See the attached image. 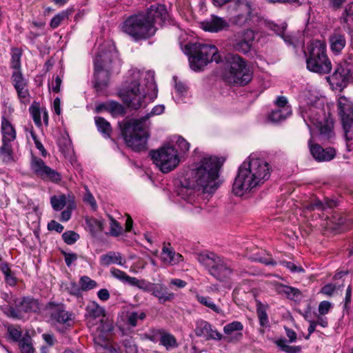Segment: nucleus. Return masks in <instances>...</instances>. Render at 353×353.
I'll use <instances>...</instances> for the list:
<instances>
[{
  "instance_id": "nucleus-3",
  "label": "nucleus",
  "mask_w": 353,
  "mask_h": 353,
  "mask_svg": "<svg viewBox=\"0 0 353 353\" xmlns=\"http://www.w3.org/2000/svg\"><path fill=\"white\" fill-rule=\"evenodd\" d=\"M270 175V166L264 159L250 154L239 168L232 192L241 196L263 184Z\"/></svg>"
},
{
  "instance_id": "nucleus-12",
  "label": "nucleus",
  "mask_w": 353,
  "mask_h": 353,
  "mask_svg": "<svg viewBox=\"0 0 353 353\" xmlns=\"http://www.w3.org/2000/svg\"><path fill=\"white\" fill-rule=\"evenodd\" d=\"M229 67L228 82L234 84L244 85L252 79L250 69L245 61L237 54H229L226 57Z\"/></svg>"
},
{
  "instance_id": "nucleus-9",
  "label": "nucleus",
  "mask_w": 353,
  "mask_h": 353,
  "mask_svg": "<svg viewBox=\"0 0 353 353\" xmlns=\"http://www.w3.org/2000/svg\"><path fill=\"white\" fill-rule=\"evenodd\" d=\"M185 52L189 55L190 68L194 71L202 70L208 63L221 61L217 48L211 44L192 43L186 45Z\"/></svg>"
},
{
  "instance_id": "nucleus-13",
  "label": "nucleus",
  "mask_w": 353,
  "mask_h": 353,
  "mask_svg": "<svg viewBox=\"0 0 353 353\" xmlns=\"http://www.w3.org/2000/svg\"><path fill=\"white\" fill-rule=\"evenodd\" d=\"M151 157L154 163L163 173H168L175 169L180 162L177 150L170 145L152 151Z\"/></svg>"
},
{
  "instance_id": "nucleus-49",
  "label": "nucleus",
  "mask_w": 353,
  "mask_h": 353,
  "mask_svg": "<svg viewBox=\"0 0 353 353\" xmlns=\"http://www.w3.org/2000/svg\"><path fill=\"white\" fill-rule=\"evenodd\" d=\"M283 292L288 296L289 299L292 300L296 301L300 299L301 297V293L300 290L295 288L284 286Z\"/></svg>"
},
{
  "instance_id": "nucleus-48",
  "label": "nucleus",
  "mask_w": 353,
  "mask_h": 353,
  "mask_svg": "<svg viewBox=\"0 0 353 353\" xmlns=\"http://www.w3.org/2000/svg\"><path fill=\"white\" fill-rule=\"evenodd\" d=\"M70 13L68 11H62L57 14H56L50 21V26L52 28L55 29L60 26L61 22L67 19L69 16Z\"/></svg>"
},
{
  "instance_id": "nucleus-15",
  "label": "nucleus",
  "mask_w": 353,
  "mask_h": 353,
  "mask_svg": "<svg viewBox=\"0 0 353 353\" xmlns=\"http://www.w3.org/2000/svg\"><path fill=\"white\" fill-rule=\"evenodd\" d=\"M337 110L341 119L346 140L353 139V102L347 97L338 99Z\"/></svg>"
},
{
  "instance_id": "nucleus-51",
  "label": "nucleus",
  "mask_w": 353,
  "mask_h": 353,
  "mask_svg": "<svg viewBox=\"0 0 353 353\" xmlns=\"http://www.w3.org/2000/svg\"><path fill=\"white\" fill-rule=\"evenodd\" d=\"M63 240L68 245L74 244L80 238L79 234L74 231H66L62 234Z\"/></svg>"
},
{
  "instance_id": "nucleus-46",
  "label": "nucleus",
  "mask_w": 353,
  "mask_h": 353,
  "mask_svg": "<svg viewBox=\"0 0 353 353\" xmlns=\"http://www.w3.org/2000/svg\"><path fill=\"white\" fill-rule=\"evenodd\" d=\"M146 314L143 312H132L128 316V323L132 327L137 325L138 320L143 321L145 319Z\"/></svg>"
},
{
  "instance_id": "nucleus-2",
  "label": "nucleus",
  "mask_w": 353,
  "mask_h": 353,
  "mask_svg": "<svg viewBox=\"0 0 353 353\" xmlns=\"http://www.w3.org/2000/svg\"><path fill=\"white\" fill-rule=\"evenodd\" d=\"M300 114L309 129L317 128L323 139H333L334 121L330 113L325 114V99L315 91L305 90L300 96Z\"/></svg>"
},
{
  "instance_id": "nucleus-56",
  "label": "nucleus",
  "mask_w": 353,
  "mask_h": 353,
  "mask_svg": "<svg viewBox=\"0 0 353 353\" xmlns=\"http://www.w3.org/2000/svg\"><path fill=\"white\" fill-rule=\"evenodd\" d=\"M10 338L14 341H20L21 339V331L17 327H10L8 328Z\"/></svg>"
},
{
  "instance_id": "nucleus-10",
  "label": "nucleus",
  "mask_w": 353,
  "mask_h": 353,
  "mask_svg": "<svg viewBox=\"0 0 353 353\" xmlns=\"http://www.w3.org/2000/svg\"><path fill=\"white\" fill-rule=\"evenodd\" d=\"M196 260L208 270L210 275L219 281H228L233 274L234 268L233 263L215 253L197 254Z\"/></svg>"
},
{
  "instance_id": "nucleus-44",
  "label": "nucleus",
  "mask_w": 353,
  "mask_h": 353,
  "mask_svg": "<svg viewBox=\"0 0 353 353\" xmlns=\"http://www.w3.org/2000/svg\"><path fill=\"white\" fill-rule=\"evenodd\" d=\"M110 274L113 277L119 280L123 283H128L130 285L131 279H132V276H130L125 272L115 268H111Z\"/></svg>"
},
{
  "instance_id": "nucleus-24",
  "label": "nucleus",
  "mask_w": 353,
  "mask_h": 353,
  "mask_svg": "<svg viewBox=\"0 0 353 353\" xmlns=\"http://www.w3.org/2000/svg\"><path fill=\"white\" fill-rule=\"evenodd\" d=\"M329 40L330 49L334 54L340 53L346 45L345 34L340 32H334Z\"/></svg>"
},
{
  "instance_id": "nucleus-8",
  "label": "nucleus",
  "mask_w": 353,
  "mask_h": 353,
  "mask_svg": "<svg viewBox=\"0 0 353 353\" xmlns=\"http://www.w3.org/2000/svg\"><path fill=\"white\" fill-rule=\"evenodd\" d=\"M307 69L312 72L326 74L332 70V63L327 54L326 44L320 40H314L304 51Z\"/></svg>"
},
{
  "instance_id": "nucleus-63",
  "label": "nucleus",
  "mask_w": 353,
  "mask_h": 353,
  "mask_svg": "<svg viewBox=\"0 0 353 353\" xmlns=\"http://www.w3.org/2000/svg\"><path fill=\"white\" fill-rule=\"evenodd\" d=\"M99 299L103 301H107L110 298V293L107 289H101L97 292Z\"/></svg>"
},
{
  "instance_id": "nucleus-60",
  "label": "nucleus",
  "mask_w": 353,
  "mask_h": 353,
  "mask_svg": "<svg viewBox=\"0 0 353 353\" xmlns=\"http://www.w3.org/2000/svg\"><path fill=\"white\" fill-rule=\"evenodd\" d=\"M276 105L278 108L284 110L285 108H290L289 105H288V99L285 97H279L275 101Z\"/></svg>"
},
{
  "instance_id": "nucleus-26",
  "label": "nucleus",
  "mask_w": 353,
  "mask_h": 353,
  "mask_svg": "<svg viewBox=\"0 0 353 353\" xmlns=\"http://www.w3.org/2000/svg\"><path fill=\"white\" fill-rule=\"evenodd\" d=\"M161 261L167 265H175L182 261V256L176 253L171 248L164 246L161 254Z\"/></svg>"
},
{
  "instance_id": "nucleus-47",
  "label": "nucleus",
  "mask_w": 353,
  "mask_h": 353,
  "mask_svg": "<svg viewBox=\"0 0 353 353\" xmlns=\"http://www.w3.org/2000/svg\"><path fill=\"white\" fill-rule=\"evenodd\" d=\"M79 284L82 290L84 291L94 289L97 286V282L87 276H83L81 277Z\"/></svg>"
},
{
  "instance_id": "nucleus-30",
  "label": "nucleus",
  "mask_w": 353,
  "mask_h": 353,
  "mask_svg": "<svg viewBox=\"0 0 353 353\" xmlns=\"http://www.w3.org/2000/svg\"><path fill=\"white\" fill-rule=\"evenodd\" d=\"M192 180H190L189 181H185L182 183L181 187L179 188L178 192L179 195H180L182 199L188 201L190 203L192 202L193 196L194 194V190L198 188V186L192 187Z\"/></svg>"
},
{
  "instance_id": "nucleus-52",
  "label": "nucleus",
  "mask_w": 353,
  "mask_h": 353,
  "mask_svg": "<svg viewBox=\"0 0 353 353\" xmlns=\"http://www.w3.org/2000/svg\"><path fill=\"white\" fill-rule=\"evenodd\" d=\"M30 112L32 117L34 123L37 126L41 125V111L38 105H32L30 107Z\"/></svg>"
},
{
  "instance_id": "nucleus-59",
  "label": "nucleus",
  "mask_w": 353,
  "mask_h": 353,
  "mask_svg": "<svg viewBox=\"0 0 353 353\" xmlns=\"http://www.w3.org/2000/svg\"><path fill=\"white\" fill-rule=\"evenodd\" d=\"M65 258L66 265L70 267L71 264L77 259V255L75 253H68L65 251L62 252Z\"/></svg>"
},
{
  "instance_id": "nucleus-57",
  "label": "nucleus",
  "mask_w": 353,
  "mask_h": 353,
  "mask_svg": "<svg viewBox=\"0 0 353 353\" xmlns=\"http://www.w3.org/2000/svg\"><path fill=\"white\" fill-rule=\"evenodd\" d=\"M331 303L329 301H323L319 303V312L321 315L327 314L331 308Z\"/></svg>"
},
{
  "instance_id": "nucleus-18",
  "label": "nucleus",
  "mask_w": 353,
  "mask_h": 353,
  "mask_svg": "<svg viewBox=\"0 0 353 353\" xmlns=\"http://www.w3.org/2000/svg\"><path fill=\"white\" fill-rule=\"evenodd\" d=\"M195 334L205 339L221 340L222 335L217 330H213L212 325L207 321L199 320L196 322Z\"/></svg>"
},
{
  "instance_id": "nucleus-16",
  "label": "nucleus",
  "mask_w": 353,
  "mask_h": 353,
  "mask_svg": "<svg viewBox=\"0 0 353 353\" xmlns=\"http://www.w3.org/2000/svg\"><path fill=\"white\" fill-rule=\"evenodd\" d=\"M30 168L34 173L43 179H49L53 182H59L61 180V174L46 165L40 158L33 157L31 160Z\"/></svg>"
},
{
  "instance_id": "nucleus-55",
  "label": "nucleus",
  "mask_w": 353,
  "mask_h": 353,
  "mask_svg": "<svg viewBox=\"0 0 353 353\" xmlns=\"http://www.w3.org/2000/svg\"><path fill=\"white\" fill-rule=\"evenodd\" d=\"M176 143L181 150L183 152L188 151L190 148L189 143L183 137L178 136L176 137Z\"/></svg>"
},
{
  "instance_id": "nucleus-41",
  "label": "nucleus",
  "mask_w": 353,
  "mask_h": 353,
  "mask_svg": "<svg viewBox=\"0 0 353 353\" xmlns=\"http://www.w3.org/2000/svg\"><path fill=\"white\" fill-rule=\"evenodd\" d=\"M197 301L202 305L208 307L217 314L222 313V310L214 303L211 298L197 294L196 296Z\"/></svg>"
},
{
  "instance_id": "nucleus-11",
  "label": "nucleus",
  "mask_w": 353,
  "mask_h": 353,
  "mask_svg": "<svg viewBox=\"0 0 353 353\" xmlns=\"http://www.w3.org/2000/svg\"><path fill=\"white\" fill-rule=\"evenodd\" d=\"M227 12L232 24L243 26L250 25L257 18V11L250 0H233L228 5Z\"/></svg>"
},
{
  "instance_id": "nucleus-22",
  "label": "nucleus",
  "mask_w": 353,
  "mask_h": 353,
  "mask_svg": "<svg viewBox=\"0 0 353 353\" xmlns=\"http://www.w3.org/2000/svg\"><path fill=\"white\" fill-rule=\"evenodd\" d=\"M152 289V294L157 297L161 304L171 301L174 298V293L168 291L167 287L163 284L154 283Z\"/></svg>"
},
{
  "instance_id": "nucleus-23",
  "label": "nucleus",
  "mask_w": 353,
  "mask_h": 353,
  "mask_svg": "<svg viewBox=\"0 0 353 353\" xmlns=\"http://www.w3.org/2000/svg\"><path fill=\"white\" fill-rule=\"evenodd\" d=\"M15 306L21 312H36L39 310V305L37 300L26 297L21 300L15 301Z\"/></svg>"
},
{
  "instance_id": "nucleus-61",
  "label": "nucleus",
  "mask_w": 353,
  "mask_h": 353,
  "mask_svg": "<svg viewBox=\"0 0 353 353\" xmlns=\"http://www.w3.org/2000/svg\"><path fill=\"white\" fill-rule=\"evenodd\" d=\"M6 314L14 319H21V311H19L17 307L14 308L10 307L8 309L7 312H6Z\"/></svg>"
},
{
  "instance_id": "nucleus-43",
  "label": "nucleus",
  "mask_w": 353,
  "mask_h": 353,
  "mask_svg": "<svg viewBox=\"0 0 353 353\" xmlns=\"http://www.w3.org/2000/svg\"><path fill=\"white\" fill-rule=\"evenodd\" d=\"M87 225L92 234H96L103 230V222L96 219H87Z\"/></svg>"
},
{
  "instance_id": "nucleus-31",
  "label": "nucleus",
  "mask_w": 353,
  "mask_h": 353,
  "mask_svg": "<svg viewBox=\"0 0 353 353\" xmlns=\"http://www.w3.org/2000/svg\"><path fill=\"white\" fill-rule=\"evenodd\" d=\"M341 23L345 28L349 32L353 30V2L350 3L345 8L344 13L341 17Z\"/></svg>"
},
{
  "instance_id": "nucleus-17",
  "label": "nucleus",
  "mask_w": 353,
  "mask_h": 353,
  "mask_svg": "<svg viewBox=\"0 0 353 353\" xmlns=\"http://www.w3.org/2000/svg\"><path fill=\"white\" fill-rule=\"evenodd\" d=\"M255 37L254 32L250 29L244 30L235 39L233 47L236 51L246 54L250 52Z\"/></svg>"
},
{
  "instance_id": "nucleus-39",
  "label": "nucleus",
  "mask_w": 353,
  "mask_h": 353,
  "mask_svg": "<svg viewBox=\"0 0 353 353\" xmlns=\"http://www.w3.org/2000/svg\"><path fill=\"white\" fill-rule=\"evenodd\" d=\"M12 57L10 67L14 71L21 70V57L22 51L19 48H12L11 52Z\"/></svg>"
},
{
  "instance_id": "nucleus-14",
  "label": "nucleus",
  "mask_w": 353,
  "mask_h": 353,
  "mask_svg": "<svg viewBox=\"0 0 353 353\" xmlns=\"http://www.w3.org/2000/svg\"><path fill=\"white\" fill-rule=\"evenodd\" d=\"M85 317L88 326L93 332L100 336L101 334L110 331L111 325L105 321L104 310L96 302L88 304Z\"/></svg>"
},
{
  "instance_id": "nucleus-27",
  "label": "nucleus",
  "mask_w": 353,
  "mask_h": 353,
  "mask_svg": "<svg viewBox=\"0 0 353 353\" xmlns=\"http://www.w3.org/2000/svg\"><path fill=\"white\" fill-rule=\"evenodd\" d=\"M126 260L122 257L119 252H109L105 254H103L100 257V263L102 265L108 266L110 264H117L124 265Z\"/></svg>"
},
{
  "instance_id": "nucleus-1",
  "label": "nucleus",
  "mask_w": 353,
  "mask_h": 353,
  "mask_svg": "<svg viewBox=\"0 0 353 353\" xmlns=\"http://www.w3.org/2000/svg\"><path fill=\"white\" fill-rule=\"evenodd\" d=\"M157 96V90L153 71L138 68L128 70L123 88L120 91V97L127 106L137 110L141 107L147 97L153 100Z\"/></svg>"
},
{
  "instance_id": "nucleus-54",
  "label": "nucleus",
  "mask_w": 353,
  "mask_h": 353,
  "mask_svg": "<svg viewBox=\"0 0 353 353\" xmlns=\"http://www.w3.org/2000/svg\"><path fill=\"white\" fill-rule=\"evenodd\" d=\"M15 90H17L19 99L22 102L26 103L29 101L30 94L27 87H21Z\"/></svg>"
},
{
  "instance_id": "nucleus-50",
  "label": "nucleus",
  "mask_w": 353,
  "mask_h": 353,
  "mask_svg": "<svg viewBox=\"0 0 353 353\" xmlns=\"http://www.w3.org/2000/svg\"><path fill=\"white\" fill-rule=\"evenodd\" d=\"M110 219V233L112 236H118L122 232V227L121 225L111 216Z\"/></svg>"
},
{
  "instance_id": "nucleus-25",
  "label": "nucleus",
  "mask_w": 353,
  "mask_h": 353,
  "mask_svg": "<svg viewBox=\"0 0 353 353\" xmlns=\"http://www.w3.org/2000/svg\"><path fill=\"white\" fill-rule=\"evenodd\" d=\"M243 330V324L236 321L225 325L223 327L224 333L230 337L229 341H237L241 339L242 337L241 331Z\"/></svg>"
},
{
  "instance_id": "nucleus-36",
  "label": "nucleus",
  "mask_w": 353,
  "mask_h": 353,
  "mask_svg": "<svg viewBox=\"0 0 353 353\" xmlns=\"http://www.w3.org/2000/svg\"><path fill=\"white\" fill-rule=\"evenodd\" d=\"M0 158L5 163H9L12 160V148L10 142L2 141L0 147Z\"/></svg>"
},
{
  "instance_id": "nucleus-6",
  "label": "nucleus",
  "mask_w": 353,
  "mask_h": 353,
  "mask_svg": "<svg viewBox=\"0 0 353 353\" xmlns=\"http://www.w3.org/2000/svg\"><path fill=\"white\" fill-rule=\"evenodd\" d=\"M222 162L216 157H204L192 171V187L198 186L204 193L214 192L219 187V171Z\"/></svg>"
},
{
  "instance_id": "nucleus-45",
  "label": "nucleus",
  "mask_w": 353,
  "mask_h": 353,
  "mask_svg": "<svg viewBox=\"0 0 353 353\" xmlns=\"http://www.w3.org/2000/svg\"><path fill=\"white\" fill-rule=\"evenodd\" d=\"M19 347L21 353H34V349L32 346V339L27 335L19 341Z\"/></svg>"
},
{
  "instance_id": "nucleus-64",
  "label": "nucleus",
  "mask_w": 353,
  "mask_h": 353,
  "mask_svg": "<svg viewBox=\"0 0 353 353\" xmlns=\"http://www.w3.org/2000/svg\"><path fill=\"white\" fill-rule=\"evenodd\" d=\"M335 285L333 284H327L321 289V292L326 295H332L335 290Z\"/></svg>"
},
{
  "instance_id": "nucleus-58",
  "label": "nucleus",
  "mask_w": 353,
  "mask_h": 353,
  "mask_svg": "<svg viewBox=\"0 0 353 353\" xmlns=\"http://www.w3.org/2000/svg\"><path fill=\"white\" fill-rule=\"evenodd\" d=\"M48 229L51 231L54 230L61 233L63 230L64 228L61 224L59 223L56 221L52 220L48 224Z\"/></svg>"
},
{
  "instance_id": "nucleus-28",
  "label": "nucleus",
  "mask_w": 353,
  "mask_h": 353,
  "mask_svg": "<svg viewBox=\"0 0 353 353\" xmlns=\"http://www.w3.org/2000/svg\"><path fill=\"white\" fill-rule=\"evenodd\" d=\"M2 141L12 142L16 139V131L14 126L5 117L1 120Z\"/></svg>"
},
{
  "instance_id": "nucleus-32",
  "label": "nucleus",
  "mask_w": 353,
  "mask_h": 353,
  "mask_svg": "<svg viewBox=\"0 0 353 353\" xmlns=\"http://www.w3.org/2000/svg\"><path fill=\"white\" fill-rule=\"evenodd\" d=\"M160 343L167 350H172L178 346L176 338L171 334L165 332H160Z\"/></svg>"
},
{
  "instance_id": "nucleus-53",
  "label": "nucleus",
  "mask_w": 353,
  "mask_h": 353,
  "mask_svg": "<svg viewBox=\"0 0 353 353\" xmlns=\"http://www.w3.org/2000/svg\"><path fill=\"white\" fill-rule=\"evenodd\" d=\"M280 263L292 272H303L304 271L301 266H298L291 261H282Z\"/></svg>"
},
{
  "instance_id": "nucleus-38",
  "label": "nucleus",
  "mask_w": 353,
  "mask_h": 353,
  "mask_svg": "<svg viewBox=\"0 0 353 353\" xmlns=\"http://www.w3.org/2000/svg\"><path fill=\"white\" fill-rule=\"evenodd\" d=\"M50 203L54 210L59 211L66 205L67 196L65 194L54 195L51 197Z\"/></svg>"
},
{
  "instance_id": "nucleus-7",
  "label": "nucleus",
  "mask_w": 353,
  "mask_h": 353,
  "mask_svg": "<svg viewBox=\"0 0 353 353\" xmlns=\"http://www.w3.org/2000/svg\"><path fill=\"white\" fill-rule=\"evenodd\" d=\"M118 52L113 43L105 42L101 45L94 60V87L102 92L108 86L110 72L119 64Z\"/></svg>"
},
{
  "instance_id": "nucleus-21",
  "label": "nucleus",
  "mask_w": 353,
  "mask_h": 353,
  "mask_svg": "<svg viewBox=\"0 0 353 353\" xmlns=\"http://www.w3.org/2000/svg\"><path fill=\"white\" fill-rule=\"evenodd\" d=\"M200 27L205 31L217 32L228 27V23L223 18L212 15L209 19L201 22Z\"/></svg>"
},
{
  "instance_id": "nucleus-4",
  "label": "nucleus",
  "mask_w": 353,
  "mask_h": 353,
  "mask_svg": "<svg viewBox=\"0 0 353 353\" xmlns=\"http://www.w3.org/2000/svg\"><path fill=\"white\" fill-rule=\"evenodd\" d=\"M167 14L165 7L158 4L151 6L145 12L132 14L121 24V30L134 41L147 39L156 32L154 22Z\"/></svg>"
},
{
  "instance_id": "nucleus-42",
  "label": "nucleus",
  "mask_w": 353,
  "mask_h": 353,
  "mask_svg": "<svg viewBox=\"0 0 353 353\" xmlns=\"http://www.w3.org/2000/svg\"><path fill=\"white\" fill-rule=\"evenodd\" d=\"M12 81L15 89L28 86L27 81L24 79L21 70L13 71Z\"/></svg>"
},
{
  "instance_id": "nucleus-20",
  "label": "nucleus",
  "mask_w": 353,
  "mask_h": 353,
  "mask_svg": "<svg viewBox=\"0 0 353 353\" xmlns=\"http://www.w3.org/2000/svg\"><path fill=\"white\" fill-rule=\"evenodd\" d=\"M352 68L351 66L344 63L343 64L339 65L335 69L332 76V80L334 83L339 86L343 85L352 77Z\"/></svg>"
},
{
  "instance_id": "nucleus-19",
  "label": "nucleus",
  "mask_w": 353,
  "mask_h": 353,
  "mask_svg": "<svg viewBox=\"0 0 353 353\" xmlns=\"http://www.w3.org/2000/svg\"><path fill=\"white\" fill-rule=\"evenodd\" d=\"M310 150L313 157L318 161H329L336 155L333 148H323L319 144H312V139L308 141Z\"/></svg>"
},
{
  "instance_id": "nucleus-40",
  "label": "nucleus",
  "mask_w": 353,
  "mask_h": 353,
  "mask_svg": "<svg viewBox=\"0 0 353 353\" xmlns=\"http://www.w3.org/2000/svg\"><path fill=\"white\" fill-rule=\"evenodd\" d=\"M130 285L138 288L144 292H151L154 283L147 281L144 279H138L136 277H132L131 279Z\"/></svg>"
},
{
  "instance_id": "nucleus-33",
  "label": "nucleus",
  "mask_w": 353,
  "mask_h": 353,
  "mask_svg": "<svg viewBox=\"0 0 353 353\" xmlns=\"http://www.w3.org/2000/svg\"><path fill=\"white\" fill-rule=\"evenodd\" d=\"M51 317L59 323H65L70 319V315L63 309V306L56 307L51 313Z\"/></svg>"
},
{
  "instance_id": "nucleus-5",
  "label": "nucleus",
  "mask_w": 353,
  "mask_h": 353,
  "mask_svg": "<svg viewBox=\"0 0 353 353\" xmlns=\"http://www.w3.org/2000/svg\"><path fill=\"white\" fill-rule=\"evenodd\" d=\"M164 106H154L151 112L139 119H132L128 121L122 129V135L127 144L134 151H141L146 148L148 138L147 123L148 119L154 115H159L164 111Z\"/></svg>"
},
{
  "instance_id": "nucleus-29",
  "label": "nucleus",
  "mask_w": 353,
  "mask_h": 353,
  "mask_svg": "<svg viewBox=\"0 0 353 353\" xmlns=\"http://www.w3.org/2000/svg\"><path fill=\"white\" fill-rule=\"evenodd\" d=\"M268 27L279 36L281 37L286 43L292 45L294 46H296L297 41L295 37L291 35L285 34V31L286 29L285 23H283L279 26L274 23H268Z\"/></svg>"
},
{
  "instance_id": "nucleus-35",
  "label": "nucleus",
  "mask_w": 353,
  "mask_h": 353,
  "mask_svg": "<svg viewBox=\"0 0 353 353\" xmlns=\"http://www.w3.org/2000/svg\"><path fill=\"white\" fill-rule=\"evenodd\" d=\"M95 123L98 130L105 137H109L112 128L110 124L105 119L101 117H95Z\"/></svg>"
},
{
  "instance_id": "nucleus-62",
  "label": "nucleus",
  "mask_w": 353,
  "mask_h": 353,
  "mask_svg": "<svg viewBox=\"0 0 353 353\" xmlns=\"http://www.w3.org/2000/svg\"><path fill=\"white\" fill-rule=\"evenodd\" d=\"M83 201L90 204L93 209L97 208V203L95 199L90 192H88L85 194Z\"/></svg>"
},
{
  "instance_id": "nucleus-34",
  "label": "nucleus",
  "mask_w": 353,
  "mask_h": 353,
  "mask_svg": "<svg viewBox=\"0 0 353 353\" xmlns=\"http://www.w3.org/2000/svg\"><path fill=\"white\" fill-rule=\"evenodd\" d=\"M290 114L291 108H285L284 110L277 108L272 111L268 117V119L272 122L277 123L284 120Z\"/></svg>"
},
{
  "instance_id": "nucleus-37",
  "label": "nucleus",
  "mask_w": 353,
  "mask_h": 353,
  "mask_svg": "<svg viewBox=\"0 0 353 353\" xmlns=\"http://www.w3.org/2000/svg\"><path fill=\"white\" fill-rule=\"evenodd\" d=\"M256 313L261 326L268 327L269 325V320L266 312V307L261 302H258L256 304Z\"/></svg>"
}]
</instances>
